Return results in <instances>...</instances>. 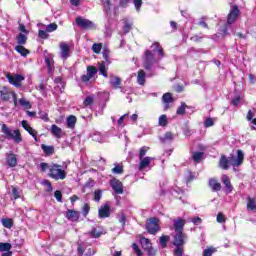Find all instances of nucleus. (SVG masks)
<instances>
[{
	"instance_id": "1",
	"label": "nucleus",
	"mask_w": 256,
	"mask_h": 256,
	"mask_svg": "<svg viewBox=\"0 0 256 256\" xmlns=\"http://www.w3.org/2000/svg\"><path fill=\"white\" fill-rule=\"evenodd\" d=\"M48 177L51 179H54L55 181H63V179H66L67 172L63 170V166L58 164H52L50 165V171L48 172Z\"/></svg>"
},
{
	"instance_id": "2",
	"label": "nucleus",
	"mask_w": 256,
	"mask_h": 256,
	"mask_svg": "<svg viewBox=\"0 0 256 256\" xmlns=\"http://www.w3.org/2000/svg\"><path fill=\"white\" fill-rule=\"evenodd\" d=\"M2 133H4L6 138L12 139V141H14L16 144L23 142V136L21 135V131H19V129L11 130L7 124H3Z\"/></svg>"
},
{
	"instance_id": "3",
	"label": "nucleus",
	"mask_w": 256,
	"mask_h": 256,
	"mask_svg": "<svg viewBox=\"0 0 256 256\" xmlns=\"http://www.w3.org/2000/svg\"><path fill=\"white\" fill-rule=\"evenodd\" d=\"M245 159V154L243 153V150H237V156L236 158L231 155L227 158L228 164L232 165L233 167H239L240 165H243V161Z\"/></svg>"
},
{
	"instance_id": "4",
	"label": "nucleus",
	"mask_w": 256,
	"mask_h": 256,
	"mask_svg": "<svg viewBox=\"0 0 256 256\" xmlns=\"http://www.w3.org/2000/svg\"><path fill=\"white\" fill-rule=\"evenodd\" d=\"M146 229L150 235H157L159 231V219L157 218H150L146 222Z\"/></svg>"
},
{
	"instance_id": "5",
	"label": "nucleus",
	"mask_w": 256,
	"mask_h": 256,
	"mask_svg": "<svg viewBox=\"0 0 256 256\" xmlns=\"http://www.w3.org/2000/svg\"><path fill=\"white\" fill-rule=\"evenodd\" d=\"M0 97L2 101H9L12 97L15 107H17V94H15V92L9 91L7 87H3L0 90Z\"/></svg>"
},
{
	"instance_id": "6",
	"label": "nucleus",
	"mask_w": 256,
	"mask_h": 256,
	"mask_svg": "<svg viewBox=\"0 0 256 256\" xmlns=\"http://www.w3.org/2000/svg\"><path fill=\"white\" fill-rule=\"evenodd\" d=\"M76 25L81 29H85V30L95 29V23H93V21L89 19H85L81 16L76 18Z\"/></svg>"
},
{
	"instance_id": "7",
	"label": "nucleus",
	"mask_w": 256,
	"mask_h": 256,
	"mask_svg": "<svg viewBox=\"0 0 256 256\" xmlns=\"http://www.w3.org/2000/svg\"><path fill=\"white\" fill-rule=\"evenodd\" d=\"M7 79L14 87H21V81H25V77L19 74H8Z\"/></svg>"
},
{
	"instance_id": "8",
	"label": "nucleus",
	"mask_w": 256,
	"mask_h": 256,
	"mask_svg": "<svg viewBox=\"0 0 256 256\" xmlns=\"http://www.w3.org/2000/svg\"><path fill=\"white\" fill-rule=\"evenodd\" d=\"M98 217L100 219H107L111 217V206L109 203H105L104 205L100 206L98 209Z\"/></svg>"
},
{
	"instance_id": "9",
	"label": "nucleus",
	"mask_w": 256,
	"mask_h": 256,
	"mask_svg": "<svg viewBox=\"0 0 256 256\" xmlns=\"http://www.w3.org/2000/svg\"><path fill=\"white\" fill-rule=\"evenodd\" d=\"M185 239H187L186 233L175 232L173 245H175V247H183V245H185Z\"/></svg>"
},
{
	"instance_id": "10",
	"label": "nucleus",
	"mask_w": 256,
	"mask_h": 256,
	"mask_svg": "<svg viewBox=\"0 0 256 256\" xmlns=\"http://www.w3.org/2000/svg\"><path fill=\"white\" fill-rule=\"evenodd\" d=\"M237 19H239V8L233 6L228 14L227 25H233Z\"/></svg>"
},
{
	"instance_id": "11",
	"label": "nucleus",
	"mask_w": 256,
	"mask_h": 256,
	"mask_svg": "<svg viewBox=\"0 0 256 256\" xmlns=\"http://www.w3.org/2000/svg\"><path fill=\"white\" fill-rule=\"evenodd\" d=\"M95 75H97V68H95L93 66H88L87 74H84L82 76L83 83H89V81H91V79H93L95 77Z\"/></svg>"
},
{
	"instance_id": "12",
	"label": "nucleus",
	"mask_w": 256,
	"mask_h": 256,
	"mask_svg": "<svg viewBox=\"0 0 256 256\" xmlns=\"http://www.w3.org/2000/svg\"><path fill=\"white\" fill-rule=\"evenodd\" d=\"M62 59H67L71 55V47L65 42L59 44Z\"/></svg>"
},
{
	"instance_id": "13",
	"label": "nucleus",
	"mask_w": 256,
	"mask_h": 256,
	"mask_svg": "<svg viewBox=\"0 0 256 256\" xmlns=\"http://www.w3.org/2000/svg\"><path fill=\"white\" fill-rule=\"evenodd\" d=\"M110 185L117 195H123V183L121 181L113 179L110 181Z\"/></svg>"
},
{
	"instance_id": "14",
	"label": "nucleus",
	"mask_w": 256,
	"mask_h": 256,
	"mask_svg": "<svg viewBox=\"0 0 256 256\" xmlns=\"http://www.w3.org/2000/svg\"><path fill=\"white\" fill-rule=\"evenodd\" d=\"M6 163L8 167H17V155L13 153H7Z\"/></svg>"
},
{
	"instance_id": "15",
	"label": "nucleus",
	"mask_w": 256,
	"mask_h": 256,
	"mask_svg": "<svg viewBox=\"0 0 256 256\" xmlns=\"http://www.w3.org/2000/svg\"><path fill=\"white\" fill-rule=\"evenodd\" d=\"M65 217H66V219H68V221L77 222V221H79V212H77L75 210L68 209L66 211Z\"/></svg>"
},
{
	"instance_id": "16",
	"label": "nucleus",
	"mask_w": 256,
	"mask_h": 256,
	"mask_svg": "<svg viewBox=\"0 0 256 256\" xmlns=\"http://www.w3.org/2000/svg\"><path fill=\"white\" fill-rule=\"evenodd\" d=\"M173 101H175V99H173V95H171V93L167 92L163 94L162 102L164 104V109H169V104L173 103Z\"/></svg>"
},
{
	"instance_id": "17",
	"label": "nucleus",
	"mask_w": 256,
	"mask_h": 256,
	"mask_svg": "<svg viewBox=\"0 0 256 256\" xmlns=\"http://www.w3.org/2000/svg\"><path fill=\"white\" fill-rule=\"evenodd\" d=\"M109 84L113 89H121V78L115 75H110Z\"/></svg>"
},
{
	"instance_id": "18",
	"label": "nucleus",
	"mask_w": 256,
	"mask_h": 256,
	"mask_svg": "<svg viewBox=\"0 0 256 256\" xmlns=\"http://www.w3.org/2000/svg\"><path fill=\"white\" fill-rule=\"evenodd\" d=\"M151 47L155 53H158L159 59H163L165 57V52L159 42H154Z\"/></svg>"
},
{
	"instance_id": "19",
	"label": "nucleus",
	"mask_w": 256,
	"mask_h": 256,
	"mask_svg": "<svg viewBox=\"0 0 256 256\" xmlns=\"http://www.w3.org/2000/svg\"><path fill=\"white\" fill-rule=\"evenodd\" d=\"M222 183L226 187V193H232L233 192V185L231 184V179H229V176L222 175Z\"/></svg>"
},
{
	"instance_id": "20",
	"label": "nucleus",
	"mask_w": 256,
	"mask_h": 256,
	"mask_svg": "<svg viewBox=\"0 0 256 256\" xmlns=\"http://www.w3.org/2000/svg\"><path fill=\"white\" fill-rule=\"evenodd\" d=\"M144 61L147 65H151L155 63V56L151 50H146L144 53Z\"/></svg>"
},
{
	"instance_id": "21",
	"label": "nucleus",
	"mask_w": 256,
	"mask_h": 256,
	"mask_svg": "<svg viewBox=\"0 0 256 256\" xmlns=\"http://www.w3.org/2000/svg\"><path fill=\"white\" fill-rule=\"evenodd\" d=\"M102 57H103V65H111L113 63L111 61V51L109 49H103L102 51Z\"/></svg>"
},
{
	"instance_id": "22",
	"label": "nucleus",
	"mask_w": 256,
	"mask_h": 256,
	"mask_svg": "<svg viewBox=\"0 0 256 256\" xmlns=\"http://www.w3.org/2000/svg\"><path fill=\"white\" fill-rule=\"evenodd\" d=\"M183 227H185V220L178 218L174 220V230L175 232H183Z\"/></svg>"
},
{
	"instance_id": "23",
	"label": "nucleus",
	"mask_w": 256,
	"mask_h": 256,
	"mask_svg": "<svg viewBox=\"0 0 256 256\" xmlns=\"http://www.w3.org/2000/svg\"><path fill=\"white\" fill-rule=\"evenodd\" d=\"M51 133L56 139H61V137H63V130L55 124L51 126Z\"/></svg>"
},
{
	"instance_id": "24",
	"label": "nucleus",
	"mask_w": 256,
	"mask_h": 256,
	"mask_svg": "<svg viewBox=\"0 0 256 256\" xmlns=\"http://www.w3.org/2000/svg\"><path fill=\"white\" fill-rule=\"evenodd\" d=\"M152 159L153 158L151 157L140 158L139 171H143V169H146V167H149V165H151Z\"/></svg>"
},
{
	"instance_id": "25",
	"label": "nucleus",
	"mask_w": 256,
	"mask_h": 256,
	"mask_svg": "<svg viewBox=\"0 0 256 256\" xmlns=\"http://www.w3.org/2000/svg\"><path fill=\"white\" fill-rule=\"evenodd\" d=\"M66 125L68 129H75V125H77V117L70 115L66 119Z\"/></svg>"
},
{
	"instance_id": "26",
	"label": "nucleus",
	"mask_w": 256,
	"mask_h": 256,
	"mask_svg": "<svg viewBox=\"0 0 256 256\" xmlns=\"http://www.w3.org/2000/svg\"><path fill=\"white\" fill-rule=\"evenodd\" d=\"M209 187L212 189V191L217 192L221 191V183L217 182L216 179L211 178L209 180Z\"/></svg>"
},
{
	"instance_id": "27",
	"label": "nucleus",
	"mask_w": 256,
	"mask_h": 256,
	"mask_svg": "<svg viewBox=\"0 0 256 256\" xmlns=\"http://www.w3.org/2000/svg\"><path fill=\"white\" fill-rule=\"evenodd\" d=\"M86 235H89L92 239H99V237L103 235V232L97 228H93L90 232L86 233Z\"/></svg>"
},
{
	"instance_id": "28",
	"label": "nucleus",
	"mask_w": 256,
	"mask_h": 256,
	"mask_svg": "<svg viewBox=\"0 0 256 256\" xmlns=\"http://www.w3.org/2000/svg\"><path fill=\"white\" fill-rule=\"evenodd\" d=\"M42 151L45 153V155L51 156L53 153H55V147L53 146H47L45 144L41 145Z\"/></svg>"
},
{
	"instance_id": "29",
	"label": "nucleus",
	"mask_w": 256,
	"mask_h": 256,
	"mask_svg": "<svg viewBox=\"0 0 256 256\" xmlns=\"http://www.w3.org/2000/svg\"><path fill=\"white\" fill-rule=\"evenodd\" d=\"M145 77H147L145 71L139 70L137 75V83L142 86L145 85Z\"/></svg>"
},
{
	"instance_id": "30",
	"label": "nucleus",
	"mask_w": 256,
	"mask_h": 256,
	"mask_svg": "<svg viewBox=\"0 0 256 256\" xmlns=\"http://www.w3.org/2000/svg\"><path fill=\"white\" fill-rule=\"evenodd\" d=\"M175 139V135L171 132H166L163 137L160 138L162 143H167V141H173Z\"/></svg>"
},
{
	"instance_id": "31",
	"label": "nucleus",
	"mask_w": 256,
	"mask_h": 256,
	"mask_svg": "<svg viewBox=\"0 0 256 256\" xmlns=\"http://www.w3.org/2000/svg\"><path fill=\"white\" fill-rule=\"evenodd\" d=\"M15 51H17V53H20V55H22V57H27V55H29V50L24 48L23 45H17L15 47Z\"/></svg>"
},
{
	"instance_id": "32",
	"label": "nucleus",
	"mask_w": 256,
	"mask_h": 256,
	"mask_svg": "<svg viewBox=\"0 0 256 256\" xmlns=\"http://www.w3.org/2000/svg\"><path fill=\"white\" fill-rule=\"evenodd\" d=\"M13 246L8 242H0V253H5V251H11Z\"/></svg>"
},
{
	"instance_id": "33",
	"label": "nucleus",
	"mask_w": 256,
	"mask_h": 256,
	"mask_svg": "<svg viewBox=\"0 0 256 256\" xmlns=\"http://www.w3.org/2000/svg\"><path fill=\"white\" fill-rule=\"evenodd\" d=\"M18 45H25L27 43V36L23 33H19L16 37Z\"/></svg>"
},
{
	"instance_id": "34",
	"label": "nucleus",
	"mask_w": 256,
	"mask_h": 256,
	"mask_svg": "<svg viewBox=\"0 0 256 256\" xmlns=\"http://www.w3.org/2000/svg\"><path fill=\"white\" fill-rule=\"evenodd\" d=\"M219 165H220L221 169H224L225 171H227V169H229V162L225 156H221Z\"/></svg>"
},
{
	"instance_id": "35",
	"label": "nucleus",
	"mask_w": 256,
	"mask_h": 256,
	"mask_svg": "<svg viewBox=\"0 0 256 256\" xmlns=\"http://www.w3.org/2000/svg\"><path fill=\"white\" fill-rule=\"evenodd\" d=\"M248 202H247V209L250 211H255L256 210V203H255V198L248 197Z\"/></svg>"
},
{
	"instance_id": "36",
	"label": "nucleus",
	"mask_w": 256,
	"mask_h": 256,
	"mask_svg": "<svg viewBox=\"0 0 256 256\" xmlns=\"http://www.w3.org/2000/svg\"><path fill=\"white\" fill-rule=\"evenodd\" d=\"M192 159L195 163H201V159H203V152L192 153Z\"/></svg>"
},
{
	"instance_id": "37",
	"label": "nucleus",
	"mask_w": 256,
	"mask_h": 256,
	"mask_svg": "<svg viewBox=\"0 0 256 256\" xmlns=\"http://www.w3.org/2000/svg\"><path fill=\"white\" fill-rule=\"evenodd\" d=\"M107 71H109V67H107L105 65H100L99 73H100V75H103L106 79H107V77H109V74L107 73Z\"/></svg>"
},
{
	"instance_id": "38",
	"label": "nucleus",
	"mask_w": 256,
	"mask_h": 256,
	"mask_svg": "<svg viewBox=\"0 0 256 256\" xmlns=\"http://www.w3.org/2000/svg\"><path fill=\"white\" fill-rule=\"evenodd\" d=\"M101 49H103V45H101V43H94L92 45V51L93 53H96V55H99V53H101Z\"/></svg>"
},
{
	"instance_id": "39",
	"label": "nucleus",
	"mask_w": 256,
	"mask_h": 256,
	"mask_svg": "<svg viewBox=\"0 0 256 256\" xmlns=\"http://www.w3.org/2000/svg\"><path fill=\"white\" fill-rule=\"evenodd\" d=\"M117 219L119 223H121L122 227H125V223H127V216L124 213H120L117 215Z\"/></svg>"
},
{
	"instance_id": "40",
	"label": "nucleus",
	"mask_w": 256,
	"mask_h": 256,
	"mask_svg": "<svg viewBox=\"0 0 256 256\" xmlns=\"http://www.w3.org/2000/svg\"><path fill=\"white\" fill-rule=\"evenodd\" d=\"M18 103L21 105V107H25V109H31V103L25 98L19 99Z\"/></svg>"
},
{
	"instance_id": "41",
	"label": "nucleus",
	"mask_w": 256,
	"mask_h": 256,
	"mask_svg": "<svg viewBox=\"0 0 256 256\" xmlns=\"http://www.w3.org/2000/svg\"><path fill=\"white\" fill-rule=\"evenodd\" d=\"M2 225H3V227H6V229H11V227H13V220L2 219Z\"/></svg>"
},
{
	"instance_id": "42",
	"label": "nucleus",
	"mask_w": 256,
	"mask_h": 256,
	"mask_svg": "<svg viewBox=\"0 0 256 256\" xmlns=\"http://www.w3.org/2000/svg\"><path fill=\"white\" fill-rule=\"evenodd\" d=\"M147 151H149V147L143 146L139 150V159L145 158V155H147Z\"/></svg>"
},
{
	"instance_id": "43",
	"label": "nucleus",
	"mask_w": 256,
	"mask_h": 256,
	"mask_svg": "<svg viewBox=\"0 0 256 256\" xmlns=\"http://www.w3.org/2000/svg\"><path fill=\"white\" fill-rule=\"evenodd\" d=\"M160 127H167V115L163 114L159 117Z\"/></svg>"
},
{
	"instance_id": "44",
	"label": "nucleus",
	"mask_w": 256,
	"mask_h": 256,
	"mask_svg": "<svg viewBox=\"0 0 256 256\" xmlns=\"http://www.w3.org/2000/svg\"><path fill=\"white\" fill-rule=\"evenodd\" d=\"M170 237L169 236H161L160 237V245L163 249L167 247V242L169 241Z\"/></svg>"
},
{
	"instance_id": "45",
	"label": "nucleus",
	"mask_w": 256,
	"mask_h": 256,
	"mask_svg": "<svg viewBox=\"0 0 256 256\" xmlns=\"http://www.w3.org/2000/svg\"><path fill=\"white\" fill-rule=\"evenodd\" d=\"M141 244L145 249H151V241L147 238H141Z\"/></svg>"
},
{
	"instance_id": "46",
	"label": "nucleus",
	"mask_w": 256,
	"mask_h": 256,
	"mask_svg": "<svg viewBox=\"0 0 256 256\" xmlns=\"http://www.w3.org/2000/svg\"><path fill=\"white\" fill-rule=\"evenodd\" d=\"M132 27H133V23L125 22V24L123 26L124 35H127V33H129V31H131Z\"/></svg>"
},
{
	"instance_id": "47",
	"label": "nucleus",
	"mask_w": 256,
	"mask_h": 256,
	"mask_svg": "<svg viewBox=\"0 0 256 256\" xmlns=\"http://www.w3.org/2000/svg\"><path fill=\"white\" fill-rule=\"evenodd\" d=\"M57 24L51 23L46 27V33H53V31H57Z\"/></svg>"
},
{
	"instance_id": "48",
	"label": "nucleus",
	"mask_w": 256,
	"mask_h": 256,
	"mask_svg": "<svg viewBox=\"0 0 256 256\" xmlns=\"http://www.w3.org/2000/svg\"><path fill=\"white\" fill-rule=\"evenodd\" d=\"M185 109H187V104L183 102L181 106L177 109V115H185Z\"/></svg>"
},
{
	"instance_id": "49",
	"label": "nucleus",
	"mask_w": 256,
	"mask_h": 256,
	"mask_svg": "<svg viewBox=\"0 0 256 256\" xmlns=\"http://www.w3.org/2000/svg\"><path fill=\"white\" fill-rule=\"evenodd\" d=\"M94 97L93 96H88L84 99V105L85 107H89L91 105H93V101H94Z\"/></svg>"
},
{
	"instance_id": "50",
	"label": "nucleus",
	"mask_w": 256,
	"mask_h": 256,
	"mask_svg": "<svg viewBox=\"0 0 256 256\" xmlns=\"http://www.w3.org/2000/svg\"><path fill=\"white\" fill-rule=\"evenodd\" d=\"M216 251H217V249L210 247V248L204 250L203 256H212L213 253H215Z\"/></svg>"
},
{
	"instance_id": "51",
	"label": "nucleus",
	"mask_w": 256,
	"mask_h": 256,
	"mask_svg": "<svg viewBox=\"0 0 256 256\" xmlns=\"http://www.w3.org/2000/svg\"><path fill=\"white\" fill-rule=\"evenodd\" d=\"M112 173H114L115 175H120V173H123V166L116 165V166L112 169Z\"/></svg>"
},
{
	"instance_id": "52",
	"label": "nucleus",
	"mask_w": 256,
	"mask_h": 256,
	"mask_svg": "<svg viewBox=\"0 0 256 256\" xmlns=\"http://www.w3.org/2000/svg\"><path fill=\"white\" fill-rule=\"evenodd\" d=\"M101 197H103V192L101 190H97L94 192V200L99 202L101 201Z\"/></svg>"
},
{
	"instance_id": "53",
	"label": "nucleus",
	"mask_w": 256,
	"mask_h": 256,
	"mask_svg": "<svg viewBox=\"0 0 256 256\" xmlns=\"http://www.w3.org/2000/svg\"><path fill=\"white\" fill-rule=\"evenodd\" d=\"M132 249L134 250V253H136L137 256L143 255V252L136 243L132 244Z\"/></svg>"
},
{
	"instance_id": "54",
	"label": "nucleus",
	"mask_w": 256,
	"mask_h": 256,
	"mask_svg": "<svg viewBox=\"0 0 256 256\" xmlns=\"http://www.w3.org/2000/svg\"><path fill=\"white\" fill-rule=\"evenodd\" d=\"M103 5H104V10L106 11V13H109L111 11V1L105 0L103 2Z\"/></svg>"
},
{
	"instance_id": "55",
	"label": "nucleus",
	"mask_w": 256,
	"mask_h": 256,
	"mask_svg": "<svg viewBox=\"0 0 256 256\" xmlns=\"http://www.w3.org/2000/svg\"><path fill=\"white\" fill-rule=\"evenodd\" d=\"M91 210V207L89 206V204H84L83 208H82V213L85 217H87V215H89V211Z\"/></svg>"
},
{
	"instance_id": "56",
	"label": "nucleus",
	"mask_w": 256,
	"mask_h": 256,
	"mask_svg": "<svg viewBox=\"0 0 256 256\" xmlns=\"http://www.w3.org/2000/svg\"><path fill=\"white\" fill-rule=\"evenodd\" d=\"M54 197L57 201H59L61 203V201H63V194L61 193V191L56 190L54 193Z\"/></svg>"
},
{
	"instance_id": "57",
	"label": "nucleus",
	"mask_w": 256,
	"mask_h": 256,
	"mask_svg": "<svg viewBox=\"0 0 256 256\" xmlns=\"http://www.w3.org/2000/svg\"><path fill=\"white\" fill-rule=\"evenodd\" d=\"M42 185L47 186V191H48L49 193H51V191H53V186L51 185V182H50L49 180H44V181L42 182Z\"/></svg>"
},
{
	"instance_id": "58",
	"label": "nucleus",
	"mask_w": 256,
	"mask_h": 256,
	"mask_svg": "<svg viewBox=\"0 0 256 256\" xmlns=\"http://www.w3.org/2000/svg\"><path fill=\"white\" fill-rule=\"evenodd\" d=\"M143 5V1L142 0H134V6L136 11H141V6Z\"/></svg>"
},
{
	"instance_id": "59",
	"label": "nucleus",
	"mask_w": 256,
	"mask_h": 256,
	"mask_svg": "<svg viewBox=\"0 0 256 256\" xmlns=\"http://www.w3.org/2000/svg\"><path fill=\"white\" fill-rule=\"evenodd\" d=\"M175 256H183V247L176 246V249L174 250Z\"/></svg>"
},
{
	"instance_id": "60",
	"label": "nucleus",
	"mask_w": 256,
	"mask_h": 256,
	"mask_svg": "<svg viewBox=\"0 0 256 256\" xmlns=\"http://www.w3.org/2000/svg\"><path fill=\"white\" fill-rule=\"evenodd\" d=\"M12 197L15 200L19 199V197H20L19 190L16 187L12 188Z\"/></svg>"
},
{
	"instance_id": "61",
	"label": "nucleus",
	"mask_w": 256,
	"mask_h": 256,
	"mask_svg": "<svg viewBox=\"0 0 256 256\" xmlns=\"http://www.w3.org/2000/svg\"><path fill=\"white\" fill-rule=\"evenodd\" d=\"M38 36L40 37V39H49V34H47V32H45L44 30H39Z\"/></svg>"
},
{
	"instance_id": "62",
	"label": "nucleus",
	"mask_w": 256,
	"mask_h": 256,
	"mask_svg": "<svg viewBox=\"0 0 256 256\" xmlns=\"http://www.w3.org/2000/svg\"><path fill=\"white\" fill-rule=\"evenodd\" d=\"M216 220L218 223H225V215L221 212L218 213Z\"/></svg>"
},
{
	"instance_id": "63",
	"label": "nucleus",
	"mask_w": 256,
	"mask_h": 256,
	"mask_svg": "<svg viewBox=\"0 0 256 256\" xmlns=\"http://www.w3.org/2000/svg\"><path fill=\"white\" fill-rule=\"evenodd\" d=\"M191 221L194 225H201L203 223V220L199 216L194 217Z\"/></svg>"
},
{
	"instance_id": "64",
	"label": "nucleus",
	"mask_w": 256,
	"mask_h": 256,
	"mask_svg": "<svg viewBox=\"0 0 256 256\" xmlns=\"http://www.w3.org/2000/svg\"><path fill=\"white\" fill-rule=\"evenodd\" d=\"M205 127H213L214 122L212 118H207L204 122Z\"/></svg>"
}]
</instances>
